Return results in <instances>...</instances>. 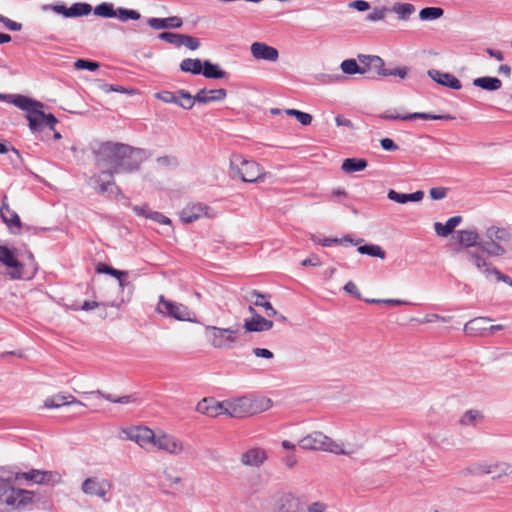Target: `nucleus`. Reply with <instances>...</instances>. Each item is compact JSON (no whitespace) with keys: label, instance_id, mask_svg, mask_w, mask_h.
Here are the masks:
<instances>
[{"label":"nucleus","instance_id":"f257e3e1","mask_svg":"<svg viewBox=\"0 0 512 512\" xmlns=\"http://www.w3.org/2000/svg\"><path fill=\"white\" fill-rule=\"evenodd\" d=\"M98 166L102 169L91 178V184L100 194L120 192L114 174L132 173L140 168L141 150L122 143L106 142L95 152Z\"/></svg>","mask_w":512,"mask_h":512},{"label":"nucleus","instance_id":"f03ea898","mask_svg":"<svg viewBox=\"0 0 512 512\" xmlns=\"http://www.w3.org/2000/svg\"><path fill=\"white\" fill-rule=\"evenodd\" d=\"M305 450L325 451L336 455L351 456L359 451L361 445L338 442L321 431H313L299 441Z\"/></svg>","mask_w":512,"mask_h":512},{"label":"nucleus","instance_id":"7ed1b4c3","mask_svg":"<svg viewBox=\"0 0 512 512\" xmlns=\"http://www.w3.org/2000/svg\"><path fill=\"white\" fill-rule=\"evenodd\" d=\"M33 492L0 482V512H13L32 503Z\"/></svg>","mask_w":512,"mask_h":512},{"label":"nucleus","instance_id":"20e7f679","mask_svg":"<svg viewBox=\"0 0 512 512\" xmlns=\"http://www.w3.org/2000/svg\"><path fill=\"white\" fill-rule=\"evenodd\" d=\"M240 334L239 325L228 328L207 325L204 328L205 339L214 349L231 350L235 348L239 342Z\"/></svg>","mask_w":512,"mask_h":512},{"label":"nucleus","instance_id":"39448f33","mask_svg":"<svg viewBox=\"0 0 512 512\" xmlns=\"http://www.w3.org/2000/svg\"><path fill=\"white\" fill-rule=\"evenodd\" d=\"M231 178H240L243 182L256 183L263 181L266 173L257 162L248 160L240 154H233L230 158Z\"/></svg>","mask_w":512,"mask_h":512},{"label":"nucleus","instance_id":"423d86ee","mask_svg":"<svg viewBox=\"0 0 512 512\" xmlns=\"http://www.w3.org/2000/svg\"><path fill=\"white\" fill-rule=\"evenodd\" d=\"M486 241L479 244L482 252H486L488 256H502L506 250L502 243H507L511 240L512 234L509 229L498 226H491L485 232Z\"/></svg>","mask_w":512,"mask_h":512},{"label":"nucleus","instance_id":"0eeeda50","mask_svg":"<svg viewBox=\"0 0 512 512\" xmlns=\"http://www.w3.org/2000/svg\"><path fill=\"white\" fill-rule=\"evenodd\" d=\"M156 312L178 321L197 322L194 312L188 306L168 300L163 295L159 296Z\"/></svg>","mask_w":512,"mask_h":512},{"label":"nucleus","instance_id":"6e6552de","mask_svg":"<svg viewBox=\"0 0 512 512\" xmlns=\"http://www.w3.org/2000/svg\"><path fill=\"white\" fill-rule=\"evenodd\" d=\"M153 446H155L159 451L173 456H179L189 451V446L181 439L164 432L156 433Z\"/></svg>","mask_w":512,"mask_h":512},{"label":"nucleus","instance_id":"1a4fd4ad","mask_svg":"<svg viewBox=\"0 0 512 512\" xmlns=\"http://www.w3.org/2000/svg\"><path fill=\"white\" fill-rule=\"evenodd\" d=\"M112 483L107 479H99L97 477H88L81 484V491L88 496H96L104 502L109 500L106 498L107 493L111 490Z\"/></svg>","mask_w":512,"mask_h":512},{"label":"nucleus","instance_id":"9d476101","mask_svg":"<svg viewBox=\"0 0 512 512\" xmlns=\"http://www.w3.org/2000/svg\"><path fill=\"white\" fill-rule=\"evenodd\" d=\"M215 213L202 203H189L180 212V218L184 223H192L202 217L213 218Z\"/></svg>","mask_w":512,"mask_h":512},{"label":"nucleus","instance_id":"9b49d317","mask_svg":"<svg viewBox=\"0 0 512 512\" xmlns=\"http://www.w3.org/2000/svg\"><path fill=\"white\" fill-rule=\"evenodd\" d=\"M0 263L7 268L11 278L19 279L22 277L23 265L17 259L14 251L4 245H0Z\"/></svg>","mask_w":512,"mask_h":512},{"label":"nucleus","instance_id":"f8f14e48","mask_svg":"<svg viewBox=\"0 0 512 512\" xmlns=\"http://www.w3.org/2000/svg\"><path fill=\"white\" fill-rule=\"evenodd\" d=\"M124 433L128 440L137 443L141 448L154 445L156 433L148 427L136 426L125 430Z\"/></svg>","mask_w":512,"mask_h":512},{"label":"nucleus","instance_id":"ddd939ff","mask_svg":"<svg viewBox=\"0 0 512 512\" xmlns=\"http://www.w3.org/2000/svg\"><path fill=\"white\" fill-rule=\"evenodd\" d=\"M485 254L487 253L482 252L480 248L466 252L468 261L471 262L481 273H483L487 279H491L492 272H490V270H494L495 267L492 265V263L487 261V258L484 256Z\"/></svg>","mask_w":512,"mask_h":512},{"label":"nucleus","instance_id":"4468645a","mask_svg":"<svg viewBox=\"0 0 512 512\" xmlns=\"http://www.w3.org/2000/svg\"><path fill=\"white\" fill-rule=\"evenodd\" d=\"M248 396L225 400L226 414L232 418H243L249 416Z\"/></svg>","mask_w":512,"mask_h":512},{"label":"nucleus","instance_id":"2eb2a0df","mask_svg":"<svg viewBox=\"0 0 512 512\" xmlns=\"http://www.w3.org/2000/svg\"><path fill=\"white\" fill-rule=\"evenodd\" d=\"M225 401L219 402L213 398H204L198 402L196 410L209 417H217L221 414H226Z\"/></svg>","mask_w":512,"mask_h":512},{"label":"nucleus","instance_id":"dca6fc26","mask_svg":"<svg viewBox=\"0 0 512 512\" xmlns=\"http://www.w3.org/2000/svg\"><path fill=\"white\" fill-rule=\"evenodd\" d=\"M8 102L20 108L21 110L26 111V118L28 122H30L31 115H34V112H36L38 108H43V104L41 102L35 101L23 95L11 94L9 95Z\"/></svg>","mask_w":512,"mask_h":512},{"label":"nucleus","instance_id":"f3484780","mask_svg":"<svg viewBox=\"0 0 512 512\" xmlns=\"http://www.w3.org/2000/svg\"><path fill=\"white\" fill-rule=\"evenodd\" d=\"M22 477L37 484H57L61 481V475L52 471L31 470L23 473Z\"/></svg>","mask_w":512,"mask_h":512},{"label":"nucleus","instance_id":"a211bd4d","mask_svg":"<svg viewBox=\"0 0 512 512\" xmlns=\"http://www.w3.org/2000/svg\"><path fill=\"white\" fill-rule=\"evenodd\" d=\"M251 54L257 60L275 62L279 57L278 50L263 42H254L251 47Z\"/></svg>","mask_w":512,"mask_h":512},{"label":"nucleus","instance_id":"6ab92c4d","mask_svg":"<svg viewBox=\"0 0 512 512\" xmlns=\"http://www.w3.org/2000/svg\"><path fill=\"white\" fill-rule=\"evenodd\" d=\"M41 109L42 108H38L36 112H34V115H31L29 128L32 131H38L41 130L43 126H47L51 130L55 131L57 119L53 114H45Z\"/></svg>","mask_w":512,"mask_h":512},{"label":"nucleus","instance_id":"aec40b11","mask_svg":"<svg viewBox=\"0 0 512 512\" xmlns=\"http://www.w3.org/2000/svg\"><path fill=\"white\" fill-rule=\"evenodd\" d=\"M267 460V453L262 448H251L241 456V463L245 466L259 467Z\"/></svg>","mask_w":512,"mask_h":512},{"label":"nucleus","instance_id":"412c9836","mask_svg":"<svg viewBox=\"0 0 512 512\" xmlns=\"http://www.w3.org/2000/svg\"><path fill=\"white\" fill-rule=\"evenodd\" d=\"M428 75L438 84L445 87L454 90H459L462 87L460 80L450 73H444L439 70L432 69L428 71Z\"/></svg>","mask_w":512,"mask_h":512},{"label":"nucleus","instance_id":"4be33fe9","mask_svg":"<svg viewBox=\"0 0 512 512\" xmlns=\"http://www.w3.org/2000/svg\"><path fill=\"white\" fill-rule=\"evenodd\" d=\"M358 63L360 65V74L376 71L379 75L380 68L384 66L383 59L376 55H358Z\"/></svg>","mask_w":512,"mask_h":512},{"label":"nucleus","instance_id":"5701e85b","mask_svg":"<svg viewBox=\"0 0 512 512\" xmlns=\"http://www.w3.org/2000/svg\"><path fill=\"white\" fill-rule=\"evenodd\" d=\"M243 327L247 332H263L272 329L273 322L259 314H255L251 319L244 320Z\"/></svg>","mask_w":512,"mask_h":512},{"label":"nucleus","instance_id":"b1692460","mask_svg":"<svg viewBox=\"0 0 512 512\" xmlns=\"http://www.w3.org/2000/svg\"><path fill=\"white\" fill-rule=\"evenodd\" d=\"M491 319L488 317H476L464 325V332L470 336L482 335L488 330Z\"/></svg>","mask_w":512,"mask_h":512},{"label":"nucleus","instance_id":"393cba45","mask_svg":"<svg viewBox=\"0 0 512 512\" xmlns=\"http://www.w3.org/2000/svg\"><path fill=\"white\" fill-rule=\"evenodd\" d=\"M147 23L152 29L162 30L180 28L183 24V21L178 16H172L168 18H149Z\"/></svg>","mask_w":512,"mask_h":512},{"label":"nucleus","instance_id":"a878e982","mask_svg":"<svg viewBox=\"0 0 512 512\" xmlns=\"http://www.w3.org/2000/svg\"><path fill=\"white\" fill-rule=\"evenodd\" d=\"M81 405L86 406V404L82 403L81 401L77 400L73 395H65V394H56L49 398H47L44 402V406L46 408H60L62 406L66 405Z\"/></svg>","mask_w":512,"mask_h":512},{"label":"nucleus","instance_id":"bb28decb","mask_svg":"<svg viewBox=\"0 0 512 512\" xmlns=\"http://www.w3.org/2000/svg\"><path fill=\"white\" fill-rule=\"evenodd\" d=\"M227 91L223 88L206 90L201 89L195 95L197 103L207 104L215 101H222L226 98Z\"/></svg>","mask_w":512,"mask_h":512},{"label":"nucleus","instance_id":"cd10ccee","mask_svg":"<svg viewBox=\"0 0 512 512\" xmlns=\"http://www.w3.org/2000/svg\"><path fill=\"white\" fill-rule=\"evenodd\" d=\"M0 214L3 222L12 230L13 233H16L13 229H16L17 232L22 227V223L19 215L10 209V207L3 203L0 209Z\"/></svg>","mask_w":512,"mask_h":512},{"label":"nucleus","instance_id":"c85d7f7f","mask_svg":"<svg viewBox=\"0 0 512 512\" xmlns=\"http://www.w3.org/2000/svg\"><path fill=\"white\" fill-rule=\"evenodd\" d=\"M458 243L464 247H476L479 248V244L483 243L480 240V236L476 230H459L457 231Z\"/></svg>","mask_w":512,"mask_h":512},{"label":"nucleus","instance_id":"c756f323","mask_svg":"<svg viewBox=\"0 0 512 512\" xmlns=\"http://www.w3.org/2000/svg\"><path fill=\"white\" fill-rule=\"evenodd\" d=\"M267 297H268L267 295L262 294V293H260L257 290H252L249 293V296H247L246 298L248 300H251L252 298H255V300L253 301V304L255 306L264 308L265 313H266V315L268 317L269 316H277L278 312L274 309L272 304L268 300H266Z\"/></svg>","mask_w":512,"mask_h":512},{"label":"nucleus","instance_id":"7c9ffc66","mask_svg":"<svg viewBox=\"0 0 512 512\" xmlns=\"http://www.w3.org/2000/svg\"><path fill=\"white\" fill-rule=\"evenodd\" d=\"M134 212L142 217L151 219L157 223L163 224V225H170L171 220L163 215L160 212L157 211H151L146 205L145 206H134L133 207Z\"/></svg>","mask_w":512,"mask_h":512},{"label":"nucleus","instance_id":"2f4dec72","mask_svg":"<svg viewBox=\"0 0 512 512\" xmlns=\"http://www.w3.org/2000/svg\"><path fill=\"white\" fill-rule=\"evenodd\" d=\"M387 197L389 200L394 201L396 203L405 204L409 201H411V202L421 201L424 197V192L419 190L414 193L404 194V193H399L395 190H389Z\"/></svg>","mask_w":512,"mask_h":512},{"label":"nucleus","instance_id":"473e14b6","mask_svg":"<svg viewBox=\"0 0 512 512\" xmlns=\"http://www.w3.org/2000/svg\"><path fill=\"white\" fill-rule=\"evenodd\" d=\"M461 221V216H453L449 218L445 224L435 222L434 230L438 236L447 237L454 231V229L461 223Z\"/></svg>","mask_w":512,"mask_h":512},{"label":"nucleus","instance_id":"72a5a7b5","mask_svg":"<svg viewBox=\"0 0 512 512\" xmlns=\"http://www.w3.org/2000/svg\"><path fill=\"white\" fill-rule=\"evenodd\" d=\"M248 399L249 416L262 413L272 407V401L269 398L248 396Z\"/></svg>","mask_w":512,"mask_h":512},{"label":"nucleus","instance_id":"f704fd0d","mask_svg":"<svg viewBox=\"0 0 512 512\" xmlns=\"http://www.w3.org/2000/svg\"><path fill=\"white\" fill-rule=\"evenodd\" d=\"M85 395L94 396L97 398H104L105 400L112 402V403H118V404H129L136 402L137 398L135 395H125L121 397H117L116 395L110 394V393H104L100 390L93 391V392H87Z\"/></svg>","mask_w":512,"mask_h":512},{"label":"nucleus","instance_id":"c9c22d12","mask_svg":"<svg viewBox=\"0 0 512 512\" xmlns=\"http://www.w3.org/2000/svg\"><path fill=\"white\" fill-rule=\"evenodd\" d=\"M473 85L486 91H497L502 87V81L497 77L484 76L475 78Z\"/></svg>","mask_w":512,"mask_h":512},{"label":"nucleus","instance_id":"e433bc0d","mask_svg":"<svg viewBox=\"0 0 512 512\" xmlns=\"http://www.w3.org/2000/svg\"><path fill=\"white\" fill-rule=\"evenodd\" d=\"M368 162L363 158H347L343 161L341 169L346 173H354L364 170Z\"/></svg>","mask_w":512,"mask_h":512},{"label":"nucleus","instance_id":"4c0bfd02","mask_svg":"<svg viewBox=\"0 0 512 512\" xmlns=\"http://www.w3.org/2000/svg\"><path fill=\"white\" fill-rule=\"evenodd\" d=\"M483 420V415L479 410H468L459 419L462 427H474Z\"/></svg>","mask_w":512,"mask_h":512},{"label":"nucleus","instance_id":"58836bf2","mask_svg":"<svg viewBox=\"0 0 512 512\" xmlns=\"http://www.w3.org/2000/svg\"><path fill=\"white\" fill-rule=\"evenodd\" d=\"M202 75L208 79H222L226 77L227 73L220 69L217 64L205 60L203 62Z\"/></svg>","mask_w":512,"mask_h":512},{"label":"nucleus","instance_id":"ea45409f","mask_svg":"<svg viewBox=\"0 0 512 512\" xmlns=\"http://www.w3.org/2000/svg\"><path fill=\"white\" fill-rule=\"evenodd\" d=\"M180 69L186 73L199 75L202 74L203 62L200 59L186 58L180 63Z\"/></svg>","mask_w":512,"mask_h":512},{"label":"nucleus","instance_id":"a19ab883","mask_svg":"<svg viewBox=\"0 0 512 512\" xmlns=\"http://www.w3.org/2000/svg\"><path fill=\"white\" fill-rule=\"evenodd\" d=\"M390 11L397 14L398 18L401 20H408L410 16L415 12L414 5L410 3H394Z\"/></svg>","mask_w":512,"mask_h":512},{"label":"nucleus","instance_id":"79ce46f5","mask_svg":"<svg viewBox=\"0 0 512 512\" xmlns=\"http://www.w3.org/2000/svg\"><path fill=\"white\" fill-rule=\"evenodd\" d=\"M512 474V464L507 462H494L492 463L491 475L493 479H500L504 476Z\"/></svg>","mask_w":512,"mask_h":512},{"label":"nucleus","instance_id":"37998d69","mask_svg":"<svg viewBox=\"0 0 512 512\" xmlns=\"http://www.w3.org/2000/svg\"><path fill=\"white\" fill-rule=\"evenodd\" d=\"M413 119L448 120V119H452V117L448 116V115H434V114L424 113V112L410 113V114L404 115V117H402V120H404V121L413 120Z\"/></svg>","mask_w":512,"mask_h":512},{"label":"nucleus","instance_id":"c03bdc74","mask_svg":"<svg viewBox=\"0 0 512 512\" xmlns=\"http://www.w3.org/2000/svg\"><path fill=\"white\" fill-rule=\"evenodd\" d=\"M94 14L104 18L116 17L114 4L110 2H102L94 8Z\"/></svg>","mask_w":512,"mask_h":512},{"label":"nucleus","instance_id":"a18cd8bd","mask_svg":"<svg viewBox=\"0 0 512 512\" xmlns=\"http://www.w3.org/2000/svg\"><path fill=\"white\" fill-rule=\"evenodd\" d=\"M196 102L195 96H192L189 92L185 90L178 91V102H176V105L183 109L190 110Z\"/></svg>","mask_w":512,"mask_h":512},{"label":"nucleus","instance_id":"49530a36","mask_svg":"<svg viewBox=\"0 0 512 512\" xmlns=\"http://www.w3.org/2000/svg\"><path fill=\"white\" fill-rule=\"evenodd\" d=\"M92 6L88 3H74L69 7V17H81L90 14Z\"/></svg>","mask_w":512,"mask_h":512},{"label":"nucleus","instance_id":"de8ad7c7","mask_svg":"<svg viewBox=\"0 0 512 512\" xmlns=\"http://www.w3.org/2000/svg\"><path fill=\"white\" fill-rule=\"evenodd\" d=\"M492 463L481 462L472 464L467 468V472L470 475L482 476L491 474Z\"/></svg>","mask_w":512,"mask_h":512},{"label":"nucleus","instance_id":"09e8293b","mask_svg":"<svg viewBox=\"0 0 512 512\" xmlns=\"http://www.w3.org/2000/svg\"><path fill=\"white\" fill-rule=\"evenodd\" d=\"M358 252L372 257H378L380 259H384L386 255L380 246L374 244L359 246Z\"/></svg>","mask_w":512,"mask_h":512},{"label":"nucleus","instance_id":"8fccbe9b","mask_svg":"<svg viewBox=\"0 0 512 512\" xmlns=\"http://www.w3.org/2000/svg\"><path fill=\"white\" fill-rule=\"evenodd\" d=\"M444 11L440 7H425L421 9L419 18L423 21L436 20L443 15Z\"/></svg>","mask_w":512,"mask_h":512},{"label":"nucleus","instance_id":"3c124183","mask_svg":"<svg viewBox=\"0 0 512 512\" xmlns=\"http://www.w3.org/2000/svg\"><path fill=\"white\" fill-rule=\"evenodd\" d=\"M116 17L122 22H126L128 20H138L140 19L141 15L136 10L126 9V8H118L115 10Z\"/></svg>","mask_w":512,"mask_h":512},{"label":"nucleus","instance_id":"603ef678","mask_svg":"<svg viewBox=\"0 0 512 512\" xmlns=\"http://www.w3.org/2000/svg\"><path fill=\"white\" fill-rule=\"evenodd\" d=\"M297 502L292 496L287 495L281 499L277 512H296Z\"/></svg>","mask_w":512,"mask_h":512},{"label":"nucleus","instance_id":"864d4df0","mask_svg":"<svg viewBox=\"0 0 512 512\" xmlns=\"http://www.w3.org/2000/svg\"><path fill=\"white\" fill-rule=\"evenodd\" d=\"M340 68L343 73L352 75L359 73L360 74V65L355 59H346L342 61Z\"/></svg>","mask_w":512,"mask_h":512},{"label":"nucleus","instance_id":"5fc2aeb1","mask_svg":"<svg viewBox=\"0 0 512 512\" xmlns=\"http://www.w3.org/2000/svg\"><path fill=\"white\" fill-rule=\"evenodd\" d=\"M158 38L164 40L176 47L182 46L183 34L173 32H162L158 35Z\"/></svg>","mask_w":512,"mask_h":512},{"label":"nucleus","instance_id":"6e6d98bb","mask_svg":"<svg viewBox=\"0 0 512 512\" xmlns=\"http://www.w3.org/2000/svg\"><path fill=\"white\" fill-rule=\"evenodd\" d=\"M390 12L387 7H376L366 16V20L370 22H377L385 19L386 15Z\"/></svg>","mask_w":512,"mask_h":512},{"label":"nucleus","instance_id":"4d7b16f0","mask_svg":"<svg viewBox=\"0 0 512 512\" xmlns=\"http://www.w3.org/2000/svg\"><path fill=\"white\" fill-rule=\"evenodd\" d=\"M408 74V69L406 67H398L394 69H386L382 66L379 70L380 76H397L401 79H404Z\"/></svg>","mask_w":512,"mask_h":512},{"label":"nucleus","instance_id":"13d9d810","mask_svg":"<svg viewBox=\"0 0 512 512\" xmlns=\"http://www.w3.org/2000/svg\"><path fill=\"white\" fill-rule=\"evenodd\" d=\"M100 67V64L96 61L86 60V59H78L74 62V68L76 70H90L95 71Z\"/></svg>","mask_w":512,"mask_h":512},{"label":"nucleus","instance_id":"bf43d9fd","mask_svg":"<svg viewBox=\"0 0 512 512\" xmlns=\"http://www.w3.org/2000/svg\"><path fill=\"white\" fill-rule=\"evenodd\" d=\"M155 97L162 101V102H165V103H173V104H176V102H178V92L177 93H173V92H170V91H161V92H157L155 94Z\"/></svg>","mask_w":512,"mask_h":512},{"label":"nucleus","instance_id":"052dcab7","mask_svg":"<svg viewBox=\"0 0 512 512\" xmlns=\"http://www.w3.org/2000/svg\"><path fill=\"white\" fill-rule=\"evenodd\" d=\"M0 23H2L8 30L10 31H20L22 29V25L18 22H15L2 14H0Z\"/></svg>","mask_w":512,"mask_h":512},{"label":"nucleus","instance_id":"680f3d73","mask_svg":"<svg viewBox=\"0 0 512 512\" xmlns=\"http://www.w3.org/2000/svg\"><path fill=\"white\" fill-rule=\"evenodd\" d=\"M368 303L374 304H387V305H406L408 304L405 300L400 299H366Z\"/></svg>","mask_w":512,"mask_h":512},{"label":"nucleus","instance_id":"e2e57ef3","mask_svg":"<svg viewBox=\"0 0 512 512\" xmlns=\"http://www.w3.org/2000/svg\"><path fill=\"white\" fill-rule=\"evenodd\" d=\"M182 45L186 46L190 50H196L200 46V42L197 38L183 34Z\"/></svg>","mask_w":512,"mask_h":512},{"label":"nucleus","instance_id":"0e129e2a","mask_svg":"<svg viewBox=\"0 0 512 512\" xmlns=\"http://www.w3.org/2000/svg\"><path fill=\"white\" fill-rule=\"evenodd\" d=\"M100 88L105 93H110V92L129 93L128 89H126L123 86H119V85H112V84L104 83V84L100 85Z\"/></svg>","mask_w":512,"mask_h":512},{"label":"nucleus","instance_id":"69168bd1","mask_svg":"<svg viewBox=\"0 0 512 512\" xmlns=\"http://www.w3.org/2000/svg\"><path fill=\"white\" fill-rule=\"evenodd\" d=\"M490 272H492V277H494L496 281H502L505 284H507L509 287H512V278L511 277L503 274L497 268H495L494 270H490Z\"/></svg>","mask_w":512,"mask_h":512},{"label":"nucleus","instance_id":"338daca9","mask_svg":"<svg viewBox=\"0 0 512 512\" xmlns=\"http://www.w3.org/2000/svg\"><path fill=\"white\" fill-rule=\"evenodd\" d=\"M429 194L433 200H441L446 197L447 189L443 187L431 188Z\"/></svg>","mask_w":512,"mask_h":512},{"label":"nucleus","instance_id":"774afa93","mask_svg":"<svg viewBox=\"0 0 512 512\" xmlns=\"http://www.w3.org/2000/svg\"><path fill=\"white\" fill-rule=\"evenodd\" d=\"M302 125L308 126L311 124L313 117L309 113L298 110L295 117Z\"/></svg>","mask_w":512,"mask_h":512}]
</instances>
